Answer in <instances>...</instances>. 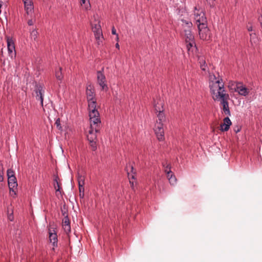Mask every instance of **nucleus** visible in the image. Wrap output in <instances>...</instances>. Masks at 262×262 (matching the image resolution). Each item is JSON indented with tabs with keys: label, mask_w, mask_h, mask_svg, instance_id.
Wrapping results in <instances>:
<instances>
[{
	"label": "nucleus",
	"mask_w": 262,
	"mask_h": 262,
	"mask_svg": "<svg viewBox=\"0 0 262 262\" xmlns=\"http://www.w3.org/2000/svg\"><path fill=\"white\" fill-rule=\"evenodd\" d=\"M163 165V166L165 168V172L166 173V174H167V172L169 171V168H167V165H170L169 164H168L167 162H164L162 164Z\"/></svg>",
	"instance_id": "34"
},
{
	"label": "nucleus",
	"mask_w": 262,
	"mask_h": 262,
	"mask_svg": "<svg viewBox=\"0 0 262 262\" xmlns=\"http://www.w3.org/2000/svg\"><path fill=\"white\" fill-rule=\"evenodd\" d=\"M49 234L50 241L52 244L54 249V247H57L58 239L57 234L54 230H53V231L49 230Z\"/></svg>",
	"instance_id": "15"
},
{
	"label": "nucleus",
	"mask_w": 262,
	"mask_h": 262,
	"mask_svg": "<svg viewBox=\"0 0 262 262\" xmlns=\"http://www.w3.org/2000/svg\"><path fill=\"white\" fill-rule=\"evenodd\" d=\"M231 121L228 117L224 119V123L221 125V130L223 132H226L229 130Z\"/></svg>",
	"instance_id": "19"
},
{
	"label": "nucleus",
	"mask_w": 262,
	"mask_h": 262,
	"mask_svg": "<svg viewBox=\"0 0 262 262\" xmlns=\"http://www.w3.org/2000/svg\"><path fill=\"white\" fill-rule=\"evenodd\" d=\"M62 215L65 217L66 215H68L67 212L66 210H61Z\"/></svg>",
	"instance_id": "43"
},
{
	"label": "nucleus",
	"mask_w": 262,
	"mask_h": 262,
	"mask_svg": "<svg viewBox=\"0 0 262 262\" xmlns=\"http://www.w3.org/2000/svg\"><path fill=\"white\" fill-rule=\"evenodd\" d=\"M81 5L83 6L85 10H89L90 8V4L89 0H80Z\"/></svg>",
	"instance_id": "25"
},
{
	"label": "nucleus",
	"mask_w": 262,
	"mask_h": 262,
	"mask_svg": "<svg viewBox=\"0 0 262 262\" xmlns=\"http://www.w3.org/2000/svg\"><path fill=\"white\" fill-rule=\"evenodd\" d=\"M92 30L94 34L95 39L97 41V43L98 45H100L102 43V41L103 40L101 26L99 24H96L92 27Z\"/></svg>",
	"instance_id": "6"
},
{
	"label": "nucleus",
	"mask_w": 262,
	"mask_h": 262,
	"mask_svg": "<svg viewBox=\"0 0 262 262\" xmlns=\"http://www.w3.org/2000/svg\"><path fill=\"white\" fill-rule=\"evenodd\" d=\"M167 168H169V171L167 172V177L169 180V182L171 185H174L176 184L177 179L175 176L173 174V172L170 170L171 166L170 165H167Z\"/></svg>",
	"instance_id": "17"
},
{
	"label": "nucleus",
	"mask_w": 262,
	"mask_h": 262,
	"mask_svg": "<svg viewBox=\"0 0 262 262\" xmlns=\"http://www.w3.org/2000/svg\"><path fill=\"white\" fill-rule=\"evenodd\" d=\"M241 130V127L239 126H236L234 128V131L235 133H238Z\"/></svg>",
	"instance_id": "40"
},
{
	"label": "nucleus",
	"mask_w": 262,
	"mask_h": 262,
	"mask_svg": "<svg viewBox=\"0 0 262 262\" xmlns=\"http://www.w3.org/2000/svg\"><path fill=\"white\" fill-rule=\"evenodd\" d=\"M116 48H118V49H119V45L118 43H117L115 45Z\"/></svg>",
	"instance_id": "45"
},
{
	"label": "nucleus",
	"mask_w": 262,
	"mask_h": 262,
	"mask_svg": "<svg viewBox=\"0 0 262 262\" xmlns=\"http://www.w3.org/2000/svg\"><path fill=\"white\" fill-rule=\"evenodd\" d=\"M4 181V173H0V182Z\"/></svg>",
	"instance_id": "42"
},
{
	"label": "nucleus",
	"mask_w": 262,
	"mask_h": 262,
	"mask_svg": "<svg viewBox=\"0 0 262 262\" xmlns=\"http://www.w3.org/2000/svg\"><path fill=\"white\" fill-rule=\"evenodd\" d=\"M56 127L59 129L61 130L62 129V126L60 124V119L59 118H58L56 119V121L55 123Z\"/></svg>",
	"instance_id": "29"
},
{
	"label": "nucleus",
	"mask_w": 262,
	"mask_h": 262,
	"mask_svg": "<svg viewBox=\"0 0 262 262\" xmlns=\"http://www.w3.org/2000/svg\"><path fill=\"white\" fill-rule=\"evenodd\" d=\"M77 181L78 184L84 185L85 177L82 175H80L79 173L77 176Z\"/></svg>",
	"instance_id": "27"
},
{
	"label": "nucleus",
	"mask_w": 262,
	"mask_h": 262,
	"mask_svg": "<svg viewBox=\"0 0 262 262\" xmlns=\"http://www.w3.org/2000/svg\"><path fill=\"white\" fill-rule=\"evenodd\" d=\"M86 98L88 101V109L89 115L92 112H96V115H99V113L96 109V100L95 99V93L94 87L91 84H89L86 89Z\"/></svg>",
	"instance_id": "3"
},
{
	"label": "nucleus",
	"mask_w": 262,
	"mask_h": 262,
	"mask_svg": "<svg viewBox=\"0 0 262 262\" xmlns=\"http://www.w3.org/2000/svg\"><path fill=\"white\" fill-rule=\"evenodd\" d=\"M34 23V21H33L32 19H29L28 21V24L29 26H32V25H33Z\"/></svg>",
	"instance_id": "41"
},
{
	"label": "nucleus",
	"mask_w": 262,
	"mask_h": 262,
	"mask_svg": "<svg viewBox=\"0 0 262 262\" xmlns=\"http://www.w3.org/2000/svg\"><path fill=\"white\" fill-rule=\"evenodd\" d=\"M194 18L196 21L198 27L207 24V18L205 13L201 9H197L195 8L194 11Z\"/></svg>",
	"instance_id": "4"
},
{
	"label": "nucleus",
	"mask_w": 262,
	"mask_h": 262,
	"mask_svg": "<svg viewBox=\"0 0 262 262\" xmlns=\"http://www.w3.org/2000/svg\"><path fill=\"white\" fill-rule=\"evenodd\" d=\"M207 66L206 63L200 65V68L202 71H205L207 69Z\"/></svg>",
	"instance_id": "37"
},
{
	"label": "nucleus",
	"mask_w": 262,
	"mask_h": 262,
	"mask_svg": "<svg viewBox=\"0 0 262 262\" xmlns=\"http://www.w3.org/2000/svg\"><path fill=\"white\" fill-rule=\"evenodd\" d=\"M4 166L2 162H0V173H4Z\"/></svg>",
	"instance_id": "39"
},
{
	"label": "nucleus",
	"mask_w": 262,
	"mask_h": 262,
	"mask_svg": "<svg viewBox=\"0 0 262 262\" xmlns=\"http://www.w3.org/2000/svg\"><path fill=\"white\" fill-rule=\"evenodd\" d=\"M209 88L212 98L214 101L221 102L223 112L227 116H230V111L228 100L229 95L226 93L224 83L219 73L216 75L209 73Z\"/></svg>",
	"instance_id": "1"
},
{
	"label": "nucleus",
	"mask_w": 262,
	"mask_h": 262,
	"mask_svg": "<svg viewBox=\"0 0 262 262\" xmlns=\"http://www.w3.org/2000/svg\"><path fill=\"white\" fill-rule=\"evenodd\" d=\"M181 21L182 22V26L184 32L185 31V30L192 29V24L191 21L184 19H181Z\"/></svg>",
	"instance_id": "21"
},
{
	"label": "nucleus",
	"mask_w": 262,
	"mask_h": 262,
	"mask_svg": "<svg viewBox=\"0 0 262 262\" xmlns=\"http://www.w3.org/2000/svg\"><path fill=\"white\" fill-rule=\"evenodd\" d=\"M89 142H90V145L91 146L92 149L93 151L96 150V149H97V145H96L97 140L91 141H89Z\"/></svg>",
	"instance_id": "30"
},
{
	"label": "nucleus",
	"mask_w": 262,
	"mask_h": 262,
	"mask_svg": "<svg viewBox=\"0 0 262 262\" xmlns=\"http://www.w3.org/2000/svg\"><path fill=\"white\" fill-rule=\"evenodd\" d=\"M7 176L8 179L13 178L15 177L14 171L11 168L8 169L7 170Z\"/></svg>",
	"instance_id": "28"
},
{
	"label": "nucleus",
	"mask_w": 262,
	"mask_h": 262,
	"mask_svg": "<svg viewBox=\"0 0 262 262\" xmlns=\"http://www.w3.org/2000/svg\"><path fill=\"white\" fill-rule=\"evenodd\" d=\"M35 92L36 94V100L40 101V104L41 106L43 107V101L45 93V90L43 86L41 85L37 86V88L35 89Z\"/></svg>",
	"instance_id": "12"
},
{
	"label": "nucleus",
	"mask_w": 262,
	"mask_h": 262,
	"mask_svg": "<svg viewBox=\"0 0 262 262\" xmlns=\"http://www.w3.org/2000/svg\"><path fill=\"white\" fill-rule=\"evenodd\" d=\"M8 183L10 194L12 195L11 193H13L15 195L16 191L15 189H16L18 186L16 178L8 179Z\"/></svg>",
	"instance_id": "13"
},
{
	"label": "nucleus",
	"mask_w": 262,
	"mask_h": 262,
	"mask_svg": "<svg viewBox=\"0 0 262 262\" xmlns=\"http://www.w3.org/2000/svg\"><path fill=\"white\" fill-rule=\"evenodd\" d=\"M215 0H206L208 5L211 8H214L215 7Z\"/></svg>",
	"instance_id": "32"
},
{
	"label": "nucleus",
	"mask_w": 262,
	"mask_h": 262,
	"mask_svg": "<svg viewBox=\"0 0 262 262\" xmlns=\"http://www.w3.org/2000/svg\"><path fill=\"white\" fill-rule=\"evenodd\" d=\"M84 195V192H79V196L80 198H83Z\"/></svg>",
	"instance_id": "44"
},
{
	"label": "nucleus",
	"mask_w": 262,
	"mask_h": 262,
	"mask_svg": "<svg viewBox=\"0 0 262 262\" xmlns=\"http://www.w3.org/2000/svg\"><path fill=\"white\" fill-rule=\"evenodd\" d=\"M154 131L159 141H162L165 139L163 123L156 122L155 125Z\"/></svg>",
	"instance_id": "8"
},
{
	"label": "nucleus",
	"mask_w": 262,
	"mask_h": 262,
	"mask_svg": "<svg viewBox=\"0 0 262 262\" xmlns=\"http://www.w3.org/2000/svg\"><path fill=\"white\" fill-rule=\"evenodd\" d=\"M97 83L100 85L102 90L107 91L108 89L106 84V80L104 74L102 71H97Z\"/></svg>",
	"instance_id": "7"
},
{
	"label": "nucleus",
	"mask_w": 262,
	"mask_h": 262,
	"mask_svg": "<svg viewBox=\"0 0 262 262\" xmlns=\"http://www.w3.org/2000/svg\"><path fill=\"white\" fill-rule=\"evenodd\" d=\"M247 30L248 31L251 32L253 30V27L251 24L249 23L248 25L247 26Z\"/></svg>",
	"instance_id": "38"
},
{
	"label": "nucleus",
	"mask_w": 262,
	"mask_h": 262,
	"mask_svg": "<svg viewBox=\"0 0 262 262\" xmlns=\"http://www.w3.org/2000/svg\"><path fill=\"white\" fill-rule=\"evenodd\" d=\"M96 112H92L89 115L90 126L88 130L87 138L89 141L97 140L96 134L99 132L101 126L100 115H96Z\"/></svg>",
	"instance_id": "2"
},
{
	"label": "nucleus",
	"mask_w": 262,
	"mask_h": 262,
	"mask_svg": "<svg viewBox=\"0 0 262 262\" xmlns=\"http://www.w3.org/2000/svg\"><path fill=\"white\" fill-rule=\"evenodd\" d=\"M235 91L242 96H246L248 95L249 91L242 83H237L235 88Z\"/></svg>",
	"instance_id": "14"
},
{
	"label": "nucleus",
	"mask_w": 262,
	"mask_h": 262,
	"mask_svg": "<svg viewBox=\"0 0 262 262\" xmlns=\"http://www.w3.org/2000/svg\"><path fill=\"white\" fill-rule=\"evenodd\" d=\"M126 172L128 175V179L129 180V183L131 185V187L133 188L134 187V182L131 181L130 179H135L136 176V171L134 168V166L132 164L129 163L127 164L126 168H125Z\"/></svg>",
	"instance_id": "10"
},
{
	"label": "nucleus",
	"mask_w": 262,
	"mask_h": 262,
	"mask_svg": "<svg viewBox=\"0 0 262 262\" xmlns=\"http://www.w3.org/2000/svg\"><path fill=\"white\" fill-rule=\"evenodd\" d=\"M198 61L200 63V65L206 63L204 57L202 56L198 57Z\"/></svg>",
	"instance_id": "31"
},
{
	"label": "nucleus",
	"mask_w": 262,
	"mask_h": 262,
	"mask_svg": "<svg viewBox=\"0 0 262 262\" xmlns=\"http://www.w3.org/2000/svg\"><path fill=\"white\" fill-rule=\"evenodd\" d=\"M184 33L186 41L194 39L191 30H185Z\"/></svg>",
	"instance_id": "24"
},
{
	"label": "nucleus",
	"mask_w": 262,
	"mask_h": 262,
	"mask_svg": "<svg viewBox=\"0 0 262 262\" xmlns=\"http://www.w3.org/2000/svg\"><path fill=\"white\" fill-rule=\"evenodd\" d=\"M7 44L9 56L13 58L16 56V51L15 48L14 42L11 37L7 38Z\"/></svg>",
	"instance_id": "11"
},
{
	"label": "nucleus",
	"mask_w": 262,
	"mask_h": 262,
	"mask_svg": "<svg viewBox=\"0 0 262 262\" xmlns=\"http://www.w3.org/2000/svg\"><path fill=\"white\" fill-rule=\"evenodd\" d=\"M199 31V35L201 39L208 40L210 38V33L207 27V24L198 27Z\"/></svg>",
	"instance_id": "9"
},
{
	"label": "nucleus",
	"mask_w": 262,
	"mask_h": 262,
	"mask_svg": "<svg viewBox=\"0 0 262 262\" xmlns=\"http://www.w3.org/2000/svg\"><path fill=\"white\" fill-rule=\"evenodd\" d=\"M84 185L78 184L79 192H84Z\"/></svg>",
	"instance_id": "36"
},
{
	"label": "nucleus",
	"mask_w": 262,
	"mask_h": 262,
	"mask_svg": "<svg viewBox=\"0 0 262 262\" xmlns=\"http://www.w3.org/2000/svg\"><path fill=\"white\" fill-rule=\"evenodd\" d=\"M187 45V48L188 49V51L189 52L191 51L192 52L193 51V49H196L195 42L194 40H189L187 41H186Z\"/></svg>",
	"instance_id": "22"
},
{
	"label": "nucleus",
	"mask_w": 262,
	"mask_h": 262,
	"mask_svg": "<svg viewBox=\"0 0 262 262\" xmlns=\"http://www.w3.org/2000/svg\"><path fill=\"white\" fill-rule=\"evenodd\" d=\"M154 107L158 119L156 122H160L161 123H163V122L165 121V116L164 112L162 103H161L160 104H159L158 103L157 104H155Z\"/></svg>",
	"instance_id": "5"
},
{
	"label": "nucleus",
	"mask_w": 262,
	"mask_h": 262,
	"mask_svg": "<svg viewBox=\"0 0 262 262\" xmlns=\"http://www.w3.org/2000/svg\"><path fill=\"white\" fill-rule=\"evenodd\" d=\"M250 42L251 45H253L254 43H256L257 41V37H256V35L255 33H251L250 34Z\"/></svg>",
	"instance_id": "26"
},
{
	"label": "nucleus",
	"mask_w": 262,
	"mask_h": 262,
	"mask_svg": "<svg viewBox=\"0 0 262 262\" xmlns=\"http://www.w3.org/2000/svg\"><path fill=\"white\" fill-rule=\"evenodd\" d=\"M62 227L66 233H68L71 232L70 222L68 215H66L63 220Z\"/></svg>",
	"instance_id": "18"
},
{
	"label": "nucleus",
	"mask_w": 262,
	"mask_h": 262,
	"mask_svg": "<svg viewBox=\"0 0 262 262\" xmlns=\"http://www.w3.org/2000/svg\"><path fill=\"white\" fill-rule=\"evenodd\" d=\"M59 177L57 175L54 176V188L56 190V195H57V192L61 193L60 191V186L59 185V183L58 182Z\"/></svg>",
	"instance_id": "20"
},
{
	"label": "nucleus",
	"mask_w": 262,
	"mask_h": 262,
	"mask_svg": "<svg viewBox=\"0 0 262 262\" xmlns=\"http://www.w3.org/2000/svg\"><path fill=\"white\" fill-rule=\"evenodd\" d=\"M55 75L57 80L59 81L60 82H61L63 76L62 73V68L61 67H59L58 69H56Z\"/></svg>",
	"instance_id": "23"
},
{
	"label": "nucleus",
	"mask_w": 262,
	"mask_h": 262,
	"mask_svg": "<svg viewBox=\"0 0 262 262\" xmlns=\"http://www.w3.org/2000/svg\"><path fill=\"white\" fill-rule=\"evenodd\" d=\"M25 10L27 14L32 13L34 10L33 4L32 0H23Z\"/></svg>",
	"instance_id": "16"
},
{
	"label": "nucleus",
	"mask_w": 262,
	"mask_h": 262,
	"mask_svg": "<svg viewBox=\"0 0 262 262\" xmlns=\"http://www.w3.org/2000/svg\"><path fill=\"white\" fill-rule=\"evenodd\" d=\"M112 33L113 34H114V35H116V40L117 41H118V40H119L118 35L117 34L116 30V29H115L114 27H113L112 28Z\"/></svg>",
	"instance_id": "35"
},
{
	"label": "nucleus",
	"mask_w": 262,
	"mask_h": 262,
	"mask_svg": "<svg viewBox=\"0 0 262 262\" xmlns=\"http://www.w3.org/2000/svg\"><path fill=\"white\" fill-rule=\"evenodd\" d=\"M37 36V32L36 30H33L31 33V37L32 38L34 39V40L36 39Z\"/></svg>",
	"instance_id": "33"
}]
</instances>
